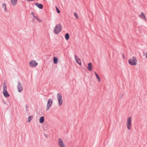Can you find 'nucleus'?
Segmentation results:
<instances>
[{
  "label": "nucleus",
  "mask_w": 147,
  "mask_h": 147,
  "mask_svg": "<svg viewBox=\"0 0 147 147\" xmlns=\"http://www.w3.org/2000/svg\"><path fill=\"white\" fill-rule=\"evenodd\" d=\"M62 30V26L60 24L56 25L53 30V32L55 34H58Z\"/></svg>",
  "instance_id": "f257e3e1"
},
{
  "label": "nucleus",
  "mask_w": 147,
  "mask_h": 147,
  "mask_svg": "<svg viewBox=\"0 0 147 147\" xmlns=\"http://www.w3.org/2000/svg\"><path fill=\"white\" fill-rule=\"evenodd\" d=\"M137 61L136 58L134 56L132 58L128 60V63L131 65H136L137 64Z\"/></svg>",
  "instance_id": "f03ea898"
},
{
  "label": "nucleus",
  "mask_w": 147,
  "mask_h": 147,
  "mask_svg": "<svg viewBox=\"0 0 147 147\" xmlns=\"http://www.w3.org/2000/svg\"><path fill=\"white\" fill-rule=\"evenodd\" d=\"M57 97L58 100L59 105V106H61L62 105L63 102L61 94L60 93H58L57 94Z\"/></svg>",
  "instance_id": "7ed1b4c3"
},
{
  "label": "nucleus",
  "mask_w": 147,
  "mask_h": 147,
  "mask_svg": "<svg viewBox=\"0 0 147 147\" xmlns=\"http://www.w3.org/2000/svg\"><path fill=\"white\" fill-rule=\"evenodd\" d=\"M131 117H129L127 119L126 126L127 129L129 130L131 129Z\"/></svg>",
  "instance_id": "20e7f679"
},
{
  "label": "nucleus",
  "mask_w": 147,
  "mask_h": 147,
  "mask_svg": "<svg viewBox=\"0 0 147 147\" xmlns=\"http://www.w3.org/2000/svg\"><path fill=\"white\" fill-rule=\"evenodd\" d=\"M53 103V100L51 98L48 99L46 107L47 111H48L50 107L52 106Z\"/></svg>",
  "instance_id": "39448f33"
},
{
  "label": "nucleus",
  "mask_w": 147,
  "mask_h": 147,
  "mask_svg": "<svg viewBox=\"0 0 147 147\" xmlns=\"http://www.w3.org/2000/svg\"><path fill=\"white\" fill-rule=\"evenodd\" d=\"M18 91L19 92H21L23 90V88L22 84L19 81L17 86Z\"/></svg>",
  "instance_id": "423d86ee"
},
{
  "label": "nucleus",
  "mask_w": 147,
  "mask_h": 147,
  "mask_svg": "<svg viewBox=\"0 0 147 147\" xmlns=\"http://www.w3.org/2000/svg\"><path fill=\"white\" fill-rule=\"evenodd\" d=\"M38 63L35 60H31L29 62V65L31 67H35L37 66Z\"/></svg>",
  "instance_id": "0eeeda50"
},
{
  "label": "nucleus",
  "mask_w": 147,
  "mask_h": 147,
  "mask_svg": "<svg viewBox=\"0 0 147 147\" xmlns=\"http://www.w3.org/2000/svg\"><path fill=\"white\" fill-rule=\"evenodd\" d=\"M58 143L60 147H65L63 141L61 138H59L58 140Z\"/></svg>",
  "instance_id": "6e6552de"
},
{
  "label": "nucleus",
  "mask_w": 147,
  "mask_h": 147,
  "mask_svg": "<svg viewBox=\"0 0 147 147\" xmlns=\"http://www.w3.org/2000/svg\"><path fill=\"white\" fill-rule=\"evenodd\" d=\"M75 58L77 63L80 65H81V61L80 59L77 57L76 55H75Z\"/></svg>",
  "instance_id": "1a4fd4ad"
},
{
  "label": "nucleus",
  "mask_w": 147,
  "mask_h": 147,
  "mask_svg": "<svg viewBox=\"0 0 147 147\" xmlns=\"http://www.w3.org/2000/svg\"><path fill=\"white\" fill-rule=\"evenodd\" d=\"M35 5L38 8L40 9H42L43 8V5L41 3H35Z\"/></svg>",
  "instance_id": "9d476101"
},
{
  "label": "nucleus",
  "mask_w": 147,
  "mask_h": 147,
  "mask_svg": "<svg viewBox=\"0 0 147 147\" xmlns=\"http://www.w3.org/2000/svg\"><path fill=\"white\" fill-rule=\"evenodd\" d=\"M87 68L89 71H92V63H89L88 64V67Z\"/></svg>",
  "instance_id": "9b49d317"
},
{
  "label": "nucleus",
  "mask_w": 147,
  "mask_h": 147,
  "mask_svg": "<svg viewBox=\"0 0 147 147\" xmlns=\"http://www.w3.org/2000/svg\"><path fill=\"white\" fill-rule=\"evenodd\" d=\"M139 17L140 18L144 20L145 21L146 20V18L145 14L143 12H141V14L139 15Z\"/></svg>",
  "instance_id": "f8f14e48"
},
{
  "label": "nucleus",
  "mask_w": 147,
  "mask_h": 147,
  "mask_svg": "<svg viewBox=\"0 0 147 147\" xmlns=\"http://www.w3.org/2000/svg\"><path fill=\"white\" fill-rule=\"evenodd\" d=\"M3 92H5V91H7V87L5 84V82H4V83L3 84Z\"/></svg>",
  "instance_id": "ddd939ff"
},
{
  "label": "nucleus",
  "mask_w": 147,
  "mask_h": 147,
  "mask_svg": "<svg viewBox=\"0 0 147 147\" xmlns=\"http://www.w3.org/2000/svg\"><path fill=\"white\" fill-rule=\"evenodd\" d=\"M3 94L4 96L5 97H9V94L7 92V91L3 92Z\"/></svg>",
  "instance_id": "4468645a"
},
{
  "label": "nucleus",
  "mask_w": 147,
  "mask_h": 147,
  "mask_svg": "<svg viewBox=\"0 0 147 147\" xmlns=\"http://www.w3.org/2000/svg\"><path fill=\"white\" fill-rule=\"evenodd\" d=\"M58 61V58L56 57H54L53 59V63L55 64H57Z\"/></svg>",
  "instance_id": "2eb2a0df"
},
{
  "label": "nucleus",
  "mask_w": 147,
  "mask_h": 147,
  "mask_svg": "<svg viewBox=\"0 0 147 147\" xmlns=\"http://www.w3.org/2000/svg\"><path fill=\"white\" fill-rule=\"evenodd\" d=\"M94 74L98 82H100V79L98 75L95 71L94 72Z\"/></svg>",
  "instance_id": "dca6fc26"
},
{
  "label": "nucleus",
  "mask_w": 147,
  "mask_h": 147,
  "mask_svg": "<svg viewBox=\"0 0 147 147\" xmlns=\"http://www.w3.org/2000/svg\"><path fill=\"white\" fill-rule=\"evenodd\" d=\"M11 4L13 6H15L17 4V0H11Z\"/></svg>",
  "instance_id": "f3484780"
},
{
  "label": "nucleus",
  "mask_w": 147,
  "mask_h": 147,
  "mask_svg": "<svg viewBox=\"0 0 147 147\" xmlns=\"http://www.w3.org/2000/svg\"><path fill=\"white\" fill-rule=\"evenodd\" d=\"M44 117L43 116L41 117H40L39 119V121L40 123H42L44 121Z\"/></svg>",
  "instance_id": "a211bd4d"
},
{
  "label": "nucleus",
  "mask_w": 147,
  "mask_h": 147,
  "mask_svg": "<svg viewBox=\"0 0 147 147\" xmlns=\"http://www.w3.org/2000/svg\"><path fill=\"white\" fill-rule=\"evenodd\" d=\"M65 38L66 40H68L69 39V33H66L65 34Z\"/></svg>",
  "instance_id": "6ab92c4d"
},
{
  "label": "nucleus",
  "mask_w": 147,
  "mask_h": 147,
  "mask_svg": "<svg viewBox=\"0 0 147 147\" xmlns=\"http://www.w3.org/2000/svg\"><path fill=\"white\" fill-rule=\"evenodd\" d=\"M2 6H3V7L4 9V10L5 11H6V12H7L8 11L6 8V5L5 3H3Z\"/></svg>",
  "instance_id": "aec40b11"
},
{
  "label": "nucleus",
  "mask_w": 147,
  "mask_h": 147,
  "mask_svg": "<svg viewBox=\"0 0 147 147\" xmlns=\"http://www.w3.org/2000/svg\"><path fill=\"white\" fill-rule=\"evenodd\" d=\"M33 118L32 116H29L28 118V122H30L32 120Z\"/></svg>",
  "instance_id": "412c9836"
},
{
  "label": "nucleus",
  "mask_w": 147,
  "mask_h": 147,
  "mask_svg": "<svg viewBox=\"0 0 147 147\" xmlns=\"http://www.w3.org/2000/svg\"><path fill=\"white\" fill-rule=\"evenodd\" d=\"M55 8L56 9V11L57 13H60V11L58 8V7L56 6H55Z\"/></svg>",
  "instance_id": "4be33fe9"
},
{
  "label": "nucleus",
  "mask_w": 147,
  "mask_h": 147,
  "mask_svg": "<svg viewBox=\"0 0 147 147\" xmlns=\"http://www.w3.org/2000/svg\"><path fill=\"white\" fill-rule=\"evenodd\" d=\"M31 14L36 19H37V17L35 16L34 13L33 12H32Z\"/></svg>",
  "instance_id": "5701e85b"
},
{
  "label": "nucleus",
  "mask_w": 147,
  "mask_h": 147,
  "mask_svg": "<svg viewBox=\"0 0 147 147\" xmlns=\"http://www.w3.org/2000/svg\"><path fill=\"white\" fill-rule=\"evenodd\" d=\"M74 15L75 17L76 18L78 19L79 18L77 14L76 13H74Z\"/></svg>",
  "instance_id": "b1692460"
},
{
  "label": "nucleus",
  "mask_w": 147,
  "mask_h": 147,
  "mask_svg": "<svg viewBox=\"0 0 147 147\" xmlns=\"http://www.w3.org/2000/svg\"><path fill=\"white\" fill-rule=\"evenodd\" d=\"M36 19L38 21V22H41L42 21V20H41L38 19V17H37V19Z\"/></svg>",
  "instance_id": "393cba45"
},
{
  "label": "nucleus",
  "mask_w": 147,
  "mask_h": 147,
  "mask_svg": "<svg viewBox=\"0 0 147 147\" xmlns=\"http://www.w3.org/2000/svg\"><path fill=\"white\" fill-rule=\"evenodd\" d=\"M34 0H27V1H28V2H30V1H34Z\"/></svg>",
  "instance_id": "a878e982"
},
{
  "label": "nucleus",
  "mask_w": 147,
  "mask_h": 147,
  "mask_svg": "<svg viewBox=\"0 0 147 147\" xmlns=\"http://www.w3.org/2000/svg\"><path fill=\"white\" fill-rule=\"evenodd\" d=\"M122 56H123V58L124 59H125L124 55V54H123Z\"/></svg>",
  "instance_id": "bb28decb"
},
{
  "label": "nucleus",
  "mask_w": 147,
  "mask_h": 147,
  "mask_svg": "<svg viewBox=\"0 0 147 147\" xmlns=\"http://www.w3.org/2000/svg\"><path fill=\"white\" fill-rule=\"evenodd\" d=\"M146 58H147V52H146Z\"/></svg>",
  "instance_id": "cd10ccee"
},
{
  "label": "nucleus",
  "mask_w": 147,
  "mask_h": 147,
  "mask_svg": "<svg viewBox=\"0 0 147 147\" xmlns=\"http://www.w3.org/2000/svg\"><path fill=\"white\" fill-rule=\"evenodd\" d=\"M123 94H122L121 95V98H122V97H123Z\"/></svg>",
  "instance_id": "c85d7f7f"
},
{
  "label": "nucleus",
  "mask_w": 147,
  "mask_h": 147,
  "mask_svg": "<svg viewBox=\"0 0 147 147\" xmlns=\"http://www.w3.org/2000/svg\"><path fill=\"white\" fill-rule=\"evenodd\" d=\"M26 108H27L28 107V106H27V105H26Z\"/></svg>",
  "instance_id": "c756f323"
},
{
  "label": "nucleus",
  "mask_w": 147,
  "mask_h": 147,
  "mask_svg": "<svg viewBox=\"0 0 147 147\" xmlns=\"http://www.w3.org/2000/svg\"><path fill=\"white\" fill-rule=\"evenodd\" d=\"M45 135L46 138H47V135H46L45 134Z\"/></svg>",
  "instance_id": "7c9ffc66"
},
{
  "label": "nucleus",
  "mask_w": 147,
  "mask_h": 147,
  "mask_svg": "<svg viewBox=\"0 0 147 147\" xmlns=\"http://www.w3.org/2000/svg\"><path fill=\"white\" fill-rule=\"evenodd\" d=\"M4 103L5 104V102H4Z\"/></svg>",
  "instance_id": "2f4dec72"
}]
</instances>
